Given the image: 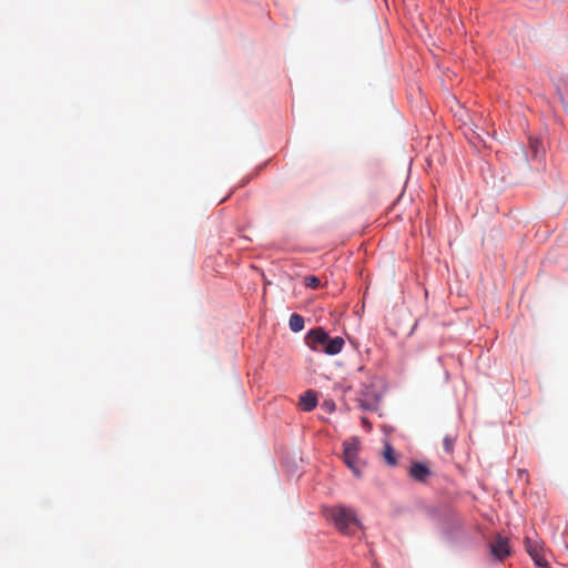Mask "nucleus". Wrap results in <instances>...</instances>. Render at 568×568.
<instances>
[{"instance_id": "f257e3e1", "label": "nucleus", "mask_w": 568, "mask_h": 568, "mask_svg": "<svg viewBox=\"0 0 568 568\" xmlns=\"http://www.w3.org/2000/svg\"><path fill=\"white\" fill-rule=\"evenodd\" d=\"M307 345L316 352L327 355L341 353L345 342L341 336L331 337L322 327L311 329L306 335Z\"/></svg>"}, {"instance_id": "f03ea898", "label": "nucleus", "mask_w": 568, "mask_h": 568, "mask_svg": "<svg viewBox=\"0 0 568 568\" xmlns=\"http://www.w3.org/2000/svg\"><path fill=\"white\" fill-rule=\"evenodd\" d=\"M325 517L344 535H352L359 527V521L353 509L344 506L325 508Z\"/></svg>"}, {"instance_id": "7ed1b4c3", "label": "nucleus", "mask_w": 568, "mask_h": 568, "mask_svg": "<svg viewBox=\"0 0 568 568\" xmlns=\"http://www.w3.org/2000/svg\"><path fill=\"white\" fill-rule=\"evenodd\" d=\"M489 548L491 555L500 561L510 555L508 538L501 535L495 536V538L489 542Z\"/></svg>"}, {"instance_id": "20e7f679", "label": "nucleus", "mask_w": 568, "mask_h": 568, "mask_svg": "<svg viewBox=\"0 0 568 568\" xmlns=\"http://www.w3.org/2000/svg\"><path fill=\"white\" fill-rule=\"evenodd\" d=\"M344 462L356 477L362 476V468L357 462V447L355 444H344Z\"/></svg>"}, {"instance_id": "39448f33", "label": "nucleus", "mask_w": 568, "mask_h": 568, "mask_svg": "<svg viewBox=\"0 0 568 568\" xmlns=\"http://www.w3.org/2000/svg\"><path fill=\"white\" fill-rule=\"evenodd\" d=\"M526 550L534 560V562L540 568H548V562L542 554V548L537 540L530 538L525 539Z\"/></svg>"}, {"instance_id": "423d86ee", "label": "nucleus", "mask_w": 568, "mask_h": 568, "mask_svg": "<svg viewBox=\"0 0 568 568\" xmlns=\"http://www.w3.org/2000/svg\"><path fill=\"white\" fill-rule=\"evenodd\" d=\"M409 475L415 480L425 481L426 478L430 475V470L425 464L413 463L409 469Z\"/></svg>"}, {"instance_id": "0eeeda50", "label": "nucleus", "mask_w": 568, "mask_h": 568, "mask_svg": "<svg viewBox=\"0 0 568 568\" xmlns=\"http://www.w3.org/2000/svg\"><path fill=\"white\" fill-rule=\"evenodd\" d=\"M317 405V396L314 390H307L300 397V406L305 412L313 410Z\"/></svg>"}, {"instance_id": "6e6552de", "label": "nucleus", "mask_w": 568, "mask_h": 568, "mask_svg": "<svg viewBox=\"0 0 568 568\" xmlns=\"http://www.w3.org/2000/svg\"><path fill=\"white\" fill-rule=\"evenodd\" d=\"M290 328L297 333L304 328V318L300 314H292L288 321Z\"/></svg>"}, {"instance_id": "1a4fd4ad", "label": "nucleus", "mask_w": 568, "mask_h": 568, "mask_svg": "<svg viewBox=\"0 0 568 568\" xmlns=\"http://www.w3.org/2000/svg\"><path fill=\"white\" fill-rule=\"evenodd\" d=\"M383 456L388 465H390V466L396 465L397 460L395 457V450L389 444L385 445L384 450H383Z\"/></svg>"}, {"instance_id": "9d476101", "label": "nucleus", "mask_w": 568, "mask_h": 568, "mask_svg": "<svg viewBox=\"0 0 568 568\" xmlns=\"http://www.w3.org/2000/svg\"><path fill=\"white\" fill-rule=\"evenodd\" d=\"M304 284L310 288L316 290L321 286V281L315 275H307L304 277Z\"/></svg>"}, {"instance_id": "9b49d317", "label": "nucleus", "mask_w": 568, "mask_h": 568, "mask_svg": "<svg viewBox=\"0 0 568 568\" xmlns=\"http://www.w3.org/2000/svg\"><path fill=\"white\" fill-rule=\"evenodd\" d=\"M456 442V437L455 436H449L447 435L445 438H444V449L450 454L453 452V448H454V444Z\"/></svg>"}]
</instances>
